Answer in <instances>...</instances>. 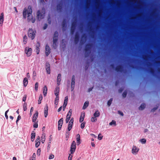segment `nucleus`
I'll list each match as a JSON object with an SVG mask.
<instances>
[{
	"label": "nucleus",
	"mask_w": 160,
	"mask_h": 160,
	"mask_svg": "<svg viewBox=\"0 0 160 160\" xmlns=\"http://www.w3.org/2000/svg\"><path fill=\"white\" fill-rule=\"evenodd\" d=\"M32 10L31 6H29L27 9H24L23 12V16L24 18H26L28 15V18L29 21H31L32 23L35 22V18L32 17Z\"/></svg>",
	"instance_id": "nucleus-1"
},
{
	"label": "nucleus",
	"mask_w": 160,
	"mask_h": 160,
	"mask_svg": "<svg viewBox=\"0 0 160 160\" xmlns=\"http://www.w3.org/2000/svg\"><path fill=\"white\" fill-rule=\"evenodd\" d=\"M45 13V10L44 8H43L41 11L38 10L37 13V17L39 20L43 18L44 15Z\"/></svg>",
	"instance_id": "nucleus-2"
},
{
	"label": "nucleus",
	"mask_w": 160,
	"mask_h": 160,
	"mask_svg": "<svg viewBox=\"0 0 160 160\" xmlns=\"http://www.w3.org/2000/svg\"><path fill=\"white\" fill-rule=\"evenodd\" d=\"M32 52V49L31 48L28 47H26L24 49V53L27 57H29L31 56Z\"/></svg>",
	"instance_id": "nucleus-3"
},
{
	"label": "nucleus",
	"mask_w": 160,
	"mask_h": 160,
	"mask_svg": "<svg viewBox=\"0 0 160 160\" xmlns=\"http://www.w3.org/2000/svg\"><path fill=\"white\" fill-rule=\"evenodd\" d=\"M139 150V148H138L135 145H133L132 147L131 153L133 155H136L138 154Z\"/></svg>",
	"instance_id": "nucleus-4"
},
{
	"label": "nucleus",
	"mask_w": 160,
	"mask_h": 160,
	"mask_svg": "<svg viewBox=\"0 0 160 160\" xmlns=\"http://www.w3.org/2000/svg\"><path fill=\"white\" fill-rule=\"evenodd\" d=\"M28 36L32 39H33L35 36V32L32 29H30L28 32Z\"/></svg>",
	"instance_id": "nucleus-5"
},
{
	"label": "nucleus",
	"mask_w": 160,
	"mask_h": 160,
	"mask_svg": "<svg viewBox=\"0 0 160 160\" xmlns=\"http://www.w3.org/2000/svg\"><path fill=\"white\" fill-rule=\"evenodd\" d=\"M76 148V143L75 141H73L72 143L70 148V152L71 154H73L74 153Z\"/></svg>",
	"instance_id": "nucleus-6"
},
{
	"label": "nucleus",
	"mask_w": 160,
	"mask_h": 160,
	"mask_svg": "<svg viewBox=\"0 0 160 160\" xmlns=\"http://www.w3.org/2000/svg\"><path fill=\"white\" fill-rule=\"evenodd\" d=\"M73 118H72L69 122L68 126V131H70L72 129L73 123Z\"/></svg>",
	"instance_id": "nucleus-7"
},
{
	"label": "nucleus",
	"mask_w": 160,
	"mask_h": 160,
	"mask_svg": "<svg viewBox=\"0 0 160 160\" xmlns=\"http://www.w3.org/2000/svg\"><path fill=\"white\" fill-rule=\"evenodd\" d=\"M63 118H61L58 121V130H60L61 129L62 124H63Z\"/></svg>",
	"instance_id": "nucleus-8"
},
{
	"label": "nucleus",
	"mask_w": 160,
	"mask_h": 160,
	"mask_svg": "<svg viewBox=\"0 0 160 160\" xmlns=\"http://www.w3.org/2000/svg\"><path fill=\"white\" fill-rule=\"evenodd\" d=\"M38 116V112L36 111L34 114L33 115L32 118V122H34L36 121Z\"/></svg>",
	"instance_id": "nucleus-9"
},
{
	"label": "nucleus",
	"mask_w": 160,
	"mask_h": 160,
	"mask_svg": "<svg viewBox=\"0 0 160 160\" xmlns=\"http://www.w3.org/2000/svg\"><path fill=\"white\" fill-rule=\"evenodd\" d=\"M68 97H66L65 99L64 100V102L63 105V110L64 111L65 109V108L66 107V106L67 104L68 103Z\"/></svg>",
	"instance_id": "nucleus-10"
},
{
	"label": "nucleus",
	"mask_w": 160,
	"mask_h": 160,
	"mask_svg": "<svg viewBox=\"0 0 160 160\" xmlns=\"http://www.w3.org/2000/svg\"><path fill=\"white\" fill-rule=\"evenodd\" d=\"M46 69L47 73L48 74H50V65L49 63H47L46 65Z\"/></svg>",
	"instance_id": "nucleus-11"
},
{
	"label": "nucleus",
	"mask_w": 160,
	"mask_h": 160,
	"mask_svg": "<svg viewBox=\"0 0 160 160\" xmlns=\"http://www.w3.org/2000/svg\"><path fill=\"white\" fill-rule=\"evenodd\" d=\"M59 88L58 87H57L55 90L54 91V94L56 96V97H59Z\"/></svg>",
	"instance_id": "nucleus-12"
},
{
	"label": "nucleus",
	"mask_w": 160,
	"mask_h": 160,
	"mask_svg": "<svg viewBox=\"0 0 160 160\" xmlns=\"http://www.w3.org/2000/svg\"><path fill=\"white\" fill-rule=\"evenodd\" d=\"M50 49L49 46L47 45L46 46V53L48 56L50 53Z\"/></svg>",
	"instance_id": "nucleus-13"
},
{
	"label": "nucleus",
	"mask_w": 160,
	"mask_h": 160,
	"mask_svg": "<svg viewBox=\"0 0 160 160\" xmlns=\"http://www.w3.org/2000/svg\"><path fill=\"white\" fill-rule=\"evenodd\" d=\"M4 21V13L3 12L1 13L0 15V24L2 25Z\"/></svg>",
	"instance_id": "nucleus-14"
},
{
	"label": "nucleus",
	"mask_w": 160,
	"mask_h": 160,
	"mask_svg": "<svg viewBox=\"0 0 160 160\" xmlns=\"http://www.w3.org/2000/svg\"><path fill=\"white\" fill-rule=\"evenodd\" d=\"M85 116V113L84 112H82L80 118L79 122H82L84 120V118Z\"/></svg>",
	"instance_id": "nucleus-15"
},
{
	"label": "nucleus",
	"mask_w": 160,
	"mask_h": 160,
	"mask_svg": "<svg viewBox=\"0 0 160 160\" xmlns=\"http://www.w3.org/2000/svg\"><path fill=\"white\" fill-rule=\"evenodd\" d=\"M61 80V75L60 74H59L58 75L57 79V84L59 85L60 84V82Z\"/></svg>",
	"instance_id": "nucleus-16"
},
{
	"label": "nucleus",
	"mask_w": 160,
	"mask_h": 160,
	"mask_svg": "<svg viewBox=\"0 0 160 160\" xmlns=\"http://www.w3.org/2000/svg\"><path fill=\"white\" fill-rule=\"evenodd\" d=\"M72 110L71 109H70L69 112H68V114L66 116V119H68L69 120L70 119L72 115Z\"/></svg>",
	"instance_id": "nucleus-17"
},
{
	"label": "nucleus",
	"mask_w": 160,
	"mask_h": 160,
	"mask_svg": "<svg viewBox=\"0 0 160 160\" xmlns=\"http://www.w3.org/2000/svg\"><path fill=\"white\" fill-rule=\"evenodd\" d=\"M76 23L73 22L72 23L71 28V33L73 34L75 29Z\"/></svg>",
	"instance_id": "nucleus-18"
},
{
	"label": "nucleus",
	"mask_w": 160,
	"mask_h": 160,
	"mask_svg": "<svg viewBox=\"0 0 160 160\" xmlns=\"http://www.w3.org/2000/svg\"><path fill=\"white\" fill-rule=\"evenodd\" d=\"M43 95L44 96H46L47 93V86H45L43 87Z\"/></svg>",
	"instance_id": "nucleus-19"
},
{
	"label": "nucleus",
	"mask_w": 160,
	"mask_h": 160,
	"mask_svg": "<svg viewBox=\"0 0 160 160\" xmlns=\"http://www.w3.org/2000/svg\"><path fill=\"white\" fill-rule=\"evenodd\" d=\"M48 106H46L44 110V114L45 117H47L48 115Z\"/></svg>",
	"instance_id": "nucleus-20"
},
{
	"label": "nucleus",
	"mask_w": 160,
	"mask_h": 160,
	"mask_svg": "<svg viewBox=\"0 0 160 160\" xmlns=\"http://www.w3.org/2000/svg\"><path fill=\"white\" fill-rule=\"evenodd\" d=\"M28 83V79L26 78H24L23 81V85L25 87H26Z\"/></svg>",
	"instance_id": "nucleus-21"
},
{
	"label": "nucleus",
	"mask_w": 160,
	"mask_h": 160,
	"mask_svg": "<svg viewBox=\"0 0 160 160\" xmlns=\"http://www.w3.org/2000/svg\"><path fill=\"white\" fill-rule=\"evenodd\" d=\"M100 114V113L97 110L94 113L93 116L94 117L96 118L99 117Z\"/></svg>",
	"instance_id": "nucleus-22"
},
{
	"label": "nucleus",
	"mask_w": 160,
	"mask_h": 160,
	"mask_svg": "<svg viewBox=\"0 0 160 160\" xmlns=\"http://www.w3.org/2000/svg\"><path fill=\"white\" fill-rule=\"evenodd\" d=\"M139 141L141 142L142 144H145L146 142V140L145 138H142L140 139Z\"/></svg>",
	"instance_id": "nucleus-23"
},
{
	"label": "nucleus",
	"mask_w": 160,
	"mask_h": 160,
	"mask_svg": "<svg viewBox=\"0 0 160 160\" xmlns=\"http://www.w3.org/2000/svg\"><path fill=\"white\" fill-rule=\"evenodd\" d=\"M89 104V102H86L84 104V105L83 107V109H85L88 106Z\"/></svg>",
	"instance_id": "nucleus-24"
},
{
	"label": "nucleus",
	"mask_w": 160,
	"mask_h": 160,
	"mask_svg": "<svg viewBox=\"0 0 160 160\" xmlns=\"http://www.w3.org/2000/svg\"><path fill=\"white\" fill-rule=\"evenodd\" d=\"M145 107V105L144 103H142L141 105L139 107V109L140 110H143Z\"/></svg>",
	"instance_id": "nucleus-25"
},
{
	"label": "nucleus",
	"mask_w": 160,
	"mask_h": 160,
	"mask_svg": "<svg viewBox=\"0 0 160 160\" xmlns=\"http://www.w3.org/2000/svg\"><path fill=\"white\" fill-rule=\"evenodd\" d=\"M58 100H59V97H56L55 100V103H54L56 107H57V106L58 104Z\"/></svg>",
	"instance_id": "nucleus-26"
},
{
	"label": "nucleus",
	"mask_w": 160,
	"mask_h": 160,
	"mask_svg": "<svg viewBox=\"0 0 160 160\" xmlns=\"http://www.w3.org/2000/svg\"><path fill=\"white\" fill-rule=\"evenodd\" d=\"M42 99V95L41 94H40L39 95V99L38 100V104H40L41 102V101Z\"/></svg>",
	"instance_id": "nucleus-27"
},
{
	"label": "nucleus",
	"mask_w": 160,
	"mask_h": 160,
	"mask_svg": "<svg viewBox=\"0 0 160 160\" xmlns=\"http://www.w3.org/2000/svg\"><path fill=\"white\" fill-rule=\"evenodd\" d=\"M35 137V133H32L31 134V140L32 142H33L34 141Z\"/></svg>",
	"instance_id": "nucleus-28"
},
{
	"label": "nucleus",
	"mask_w": 160,
	"mask_h": 160,
	"mask_svg": "<svg viewBox=\"0 0 160 160\" xmlns=\"http://www.w3.org/2000/svg\"><path fill=\"white\" fill-rule=\"evenodd\" d=\"M35 142V146L36 148H38L40 144V141H39L38 140H36Z\"/></svg>",
	"instance_id": "nucleus-29"
},
{
	"label": "nucleus",
	"mask_w": 160,
	"mask_h": 160,
	"mask_svg": "<svg viewBox=\"0 0 160 160\" xmlns=\"http://www.w3.org/2000/svg\"><path fill=\"white\" fill-rule=\"evenodd\" d=\"M57 37H53V46L54 47V44H55L56 42H57Z\"/></svg>",
	"instance_id": "nucleus-30"
},
{
	"label": "nucleus",
	"mask_w": 160,
	"mask_h": 160,
	"mask_svg": "<svg viewBox=\"0 0 160 160\" xmlns=\"http://www.w3.org/2000/svg\"><path fill=\"white\" fill-rule=\"evenodd\" d=\"M110 125L112 126V125H114V126L116 125V122L114 120H112L111 122H110L109 124Z\"/></svg>",
	"instance_id": "nucleus-31"
},
{
	"label": "nucleus",
	"mask_w": 160,
	"mask_h": 160,
	"mask_svg": "<svg viewBox=\"0 0 160 160\" xmlns=\"http://www.w3.org/2000/svg\"><path fill=\"white\" fill-rule=\"evenodd\" d=\"M45 135L44 134L42 135V143H44L45 141Z\"/></svg>",
	"instance_id": "nucleus-32"
},
{
	"label": "nucleus",
	"mask_w": 160,
	"mask_h": 160,
	"mask_svg": "<svg viewBox=\"0 0 160 160\" xmlns=\"http://www.w3.org/2000/svg\"><path fill=\"white\" fill-rule=\"evenodd\" d=\"M75 82V81H72L71 82V89L72 90L74 89Z\"/></svg>",
	"instance_id": "nucleus-33"
},
{
	"label": "nucleus",
	"mask_w": 160,
	"mask_h": 160,
	"mask_svg": "<svg viewBox=\"0 0 160 160\" xmlns=\"http://www.w3.org/2000/svg\"><path fill=\"white\" fill-rule=\"evenodd\" d=\"M36 155L35 153H33L32 157L31 160H36Z\"/></svg>",
	"instance_id": "nucleus-34"
},
{
	"label": "nucleus",
	"mask_w": 160,
	"mask_h": 160,
	"mask_svg": "<svg viewBox=\"0 0 160 160\" xmlns=\"http://www.w3.org/2000/svg\"><path fill=\"white\" fill-rule=\"evenodd\" d=\"M27 37L26 36H25L23 37V42L24 44H25L27 42Z\"/></svg>",
	"instance_id": "nucleus-35"
},
{
	"label": "nucleus",
	"mask_w": 160,
	"mask_h": 160,
	"mask_svg": "<svg viewBox=\"0 0 160 160\" xmlns=\"http://www.w3.org/2000/svg\"><path fill=\"white\" fill-rule=\"evenodd\" d=\"M38 82L36 83L35 85V89L37 91L38 89Z\"/></svg>",
	"instance_id": "nucleus-36"
},
{
	"label": "nucleus",
	"mask_w": 160,
	"mask_h": 160,
	"mask_svg": "<svg viewBox=\"0 0 160 160\" xmlns=\"http://www.w3.org/2000/svg\"><path fill=\"white\" fill-rule=\"evenodd\" d=\"M97 120V119L96 118V117H92L91 118V121L92 122H95Z\"/></svg>",
	"instance_id": "nucleus-37"
},
{
	"label": "nucleus",
	"mask_w": 160,
	"mask_h": 160,
	"mask_svg": "<svg viewBox=\"0 0 160 160\" xmlns=\"http://www.w3.org/2000/svg\"><path fill=\"white\" fill-rule=\"evenodd\" d=\"M102 137L103 136H102L101 134V133H99L98 135V138L99 140H101L102 139Z\"/></svg>",
	"instance_id": "nucleus-38"
},
{
	"label": "nucleus",
	"mask_w": 160,
	"mask_h": 160,
	"mask_svg": "<svg viewBox=\"0 0 160 160\" xmlns=\"http://www.w3.org/2000/svg\"><path fill=\"white\" fill-rule=\"evenodd\" d=\"M23 110L24 111H26L27 110V104L26 103H24L23 106Z\"/></svg>",
	"instance_id": "nucleus-39"
},
{
	"label": "nucleus",
	"mask_w": 160,
	"mask_h": 160,
	"mask_svg": "<svg viewBox=\"0 0 160 160\" xmlns=\"http://www.w3.org/2000/svg\"><path fill=\"white\" fill-rule=\"evenodd\" d=\"M112 98L110 99L108 102V106H110L111 104V102L112 101Z\"/></svg>",
	"instance_id": "nucleus-40"
},
{
	"label": "nucleus",
	"mask_w": 160,
	"mask_h": 160,
	"mask_svg": "<svg viewBox=\"0 0 160 160\" xmlns=\"http://www.w3.org/2000/svg\"><path fill=\"white\" fill-rule=\"evenodd\" d=\"M77 143L78 145H79L80 143V138H76Z\"/></svg>",
	"instance_id": "nucleus-41"
},
{
	"label": "nucleus",
	"mask_w": 160,
	"mask_h": 160,
	"mask_svg": "<svg viewBox=\"0 0 160 160\" xmlns=\"http://www.w3.org/2000/svg\"><path fill=\"white\" fill-rule=\"evenodd\" d=\"M51 138H49V142H48V149H49L50 148V144L51 142Z\"/></svg>",
	"instance_id": "nucleus-42"
},
{
	"label": "nucleus",
	"mask_w": 160,
	"mask_h": 160,
	"mask_svg": "<svg viewBox=\"0 0 160 160\" xmlns=\"http://www.w3.org/2000/svg\"><path fill=\"white\" fill-rule=\"evenodd\" d=\"M72 154H70L69 155V156L68 157V160H72V155H71Z\"/></svg>",
	"instance_id": "nucleus-43"
},
{
	"label": "nucleus",
	"mask_w": 160,
	"mask_h": 160,
	"mask_svg": "<svg viewBox=\"0 0 160 160\" xmlns=\"http://www.w3.org/2000/svg\"><path fill=\"white\" fill-rule=\"evenodd\" d=\"M8 110L6 111L5 112V117L7 119L8 118V116L7 115V113L8 112Z\"/></svg>",
	"instance_id": "nucleus-44"
},
{
	"label": "nucleus",
	"mask_w": 160,
	"mask_h": 160,
	"mask_svg": "<svg viewBox=\"0 0 160 160\" xmlns=\"http://www.w3.org/2000/svg\"><path fill=\"white\" fill-rule=\"evenodd\" d=\"M41 150L40 148H38L37 151V154L39 156L40 154Z\"/></svg>",
	"instance_id": "nucleus-45"
},
{
	"label": "nucleus",
	"mask_w": 160,
	"mask_h": 160,
	"mask_svg": "<svg viewBox=\"0 0 160 160\" xmlns=\"http://www.w3.org/2000/svg\"><path fill=\"white\" fill-rule=\"evenodd\" d=\"M122 68L121 67V66H118L116 68V70L117 71H119L120 70V69H121Z\"/></svg>",
	"instance_id": "nucleus-46"
},
{
	"label": "nucleus",
	"mask_w": 160,
	"mask_h": 160,
	"mask_svg": "<svg viewBox=\"0 0 160 160\" xmlns=\"http://www.w3.org/2000/svg\"><path fill=\"white\" fill-rule=\"evenodd\" d=\"M85 123H84V122H83L81 124V128H84V127H85Z\"/></svg>",
	"instance_id": "nucleus-47"
},
{
	"label": "nucleus",
	"mask_w": 160,
	"mask_h": 160,
	"mask_svg": "<svg viewBox=\"0 0 160 160\" xmlns=\"http://www.w3.org/2000/svg\"><path fill=\"white\" fill-rule=\"evenodd\" d=\"M33 127L34 128H37L38 127V124L37 122H34L33 125Z\"/></svg>",
	"instance_id": "nucleus-48"
},
{
	"label": "nucleus",
	"mask_w": 160,
	"mask_h": 160,
	"mask_svg": "<svg viewBox=\"0 0 160 160\" xmlns=\"http://www.w3.org/2000/svg\"><path fill=\"white\" fill-rule=\"evenodd\" d=\"M33 107H32L31 108L30 111V116H31L32 115V112L33 111Z\"/></svg>",
	"instance_id": "nucleus-49"
},
{
	"label": "nucleus",
	"mask_w": 160,
	"mask_h": 160,
	"mask_svg": "<svg viewBox=\"0 0 160 160\" xmlns=\"http://www.w3.org/2000/svg\"><path fill=\"white\" fill-rule=\"evenodd\" d=\"M54 155H53L52 154L49 156V159H52L54 158Z\"/></svg>",
	"instance_id": "nucleus-50"
},
{
	"label": "nucleus",
	"mask_w": 160,
	"mask_h": 160,
	"mask_svg": "<svg viewBox=\"0 0 160 160\" xmlns=\"http://www.w3.org/2000/svg\"><path fill=\"white\" fill-rule=\"evenodd\" d=\"M36 52L37 54H38L39 52V48H36Z\"/></svg>",
	"instance_id": "nucleus-51"
},
{
	"label": "nucleus",
	"mask_w": 160,
	"mask_h": 160,
	"mask_svg": "<svg viewBox=\"0 0 160 160\" xmlns=\"http://www.w3.org/2000/svg\"><path fill=\"white\" fill-rule=\"evenodd\" d=\"M21 119V117L19 115L18 117L17 120L16 121V123L17 124L18 122Z\"/></svg>",
	"instance_id": "nucleus-52"
},
{
	"label": "nucleus",
	"mask_w": 160,
	"mask_h": 160,
	"mask_svg": "<svg viewBox=\"0 0 160 160\" xmlns=\"http://www.w3.org/2000/svg\"><path fill=\"white\" fill-rule=\"evenodd\" d=\"M122 96H123V97H124V98L127 95V93H126V92H123V94H122Z\"/></svg>",
	"instance_id": "nucleus-53"
},
{
	"label": "nucleus",
	"mask_w": 160,
	"mask_h": 160,
	"mask_svg": "<svg viewBox=\"0 0 160 160\" xmlns=\"http://www.w3.org/2000/svg\"><path fill=\"white\" fill-rule=\"evenodd\" d=\"M58 36V33L57 32H56L54 34V37H57Z\"/></svg>",
	"instance_id": "nucleus-54"
},
{
	"label": "nucleus",
	"mask_w": 160,
	"mask_h": 160,
	"mask_svg": "<svg viewBox=\"0 0 160 160\" xmlns=\"http://www.w3.org/2000/svg\"><path fill=\"white\" fill-rule=\"evenodd\" d=\"M26 97H27V96L26 95H24V97H23V98H22V101H24L25 102L26 100Z\"/></svg>",
	"instance_id": "nucleus-55"
},
{
	"label": "nucleus",
	"mask_w": 160,
	"mask_h": 160,
	"mask_svg": "<svg viewBox=\"0 0 160 160\" xmlns=\"http://www.w3.org/2000/svg\"><path fill=\"white\" fill-rule=\"evenodd\" d=\"M40 47V44L39 42L37 43L36 44V48H39V47Z\"/></svg>",
	"instance_id": "nucleus-56"
},
{
	"label": "nucleus",
	"mask_w": 160,
	"mask_h": 160,
	"mask_svg": "<svg viewBox=\"0 0 160 160\" xmlns=\"http://www.w3.org/2000/svg\"><path fill=\"white\" fill-rule=\"evenodd\" d=\"M118 114H120L122 116H123V112L120 111H118Z\"/></svg>",
	"instance_id": "nucleus-57"
},
{
	"label": "nucleus",
	"mask_w": 160,
	"mask_h": 160,
	"mask_svg": "<svg viewBox=\"0 0 160 160\" xmlns=\"http://www.w3.org/2000/svg\"><path fill=\"white\" fill-rule=\"evenodd\" d=\"M47 26H48L47 24H45L44 26L43 27V29H46L47 28Z\"/></svg>",
	"instance_id": "nucleus-58"
},
{
	"label": "nucleus",
	"mask_w": 160,
	"mask_h": 160,
	"mask_svg": "<svg viewBox=\"0 0 160 160\" xmlns=\"http://www.w3.org/2000/svg\"><path fill=\"white\" fill-rule=\"evenodd\" d=\"M78 36L77 35H76V36H75V41H77V40H78Z\"/></svg>",
	"instance_id": "nucleus-59"
},
{
	"label": "nucleus",
	"mask_w": 160,
	"mask_h": 160,
	"mask_svg": "<svg viewBox=\"0 0 160 160\" xmlns=\"http://www.w3.org/2000/svg\"><path fill=\"white\" fill-rule=\"evenodd\" d=\"M62 106H61L58 109V112H59L60 111H61V109H62Z\"/></svg>",
	"instance_id": "nucleus-60"
},
{
	"label": "nucleus",
	"mask_w": 160,
	"mask_h": 160,
	"mask_svg": "<svg viewBox=\"0 0 160 160\" xmlns=\"http://www.w3.org/2000/svg\"><path fill=\"white\" fill-rule=\"evenodd\" d=\"M75 76H73L72 77V81H75Z\"/></svg>",
	"instance_id": "nucleus-61"
},
{
	"label": "nucleus",
	"mask_w": 160,
	"mask_h": 160,
	"mask_svg": "<svg viewBox=\"0 0 160 160\" xmlns=\"http://www.w3.org/2000/svg\"><path fill=\"white\" fill-rule=\"evenodd\" d=\"M91 135L92 136L94 137L95 138H96L97 136L95 135L94 134H91Z\"/></svg>",
	"instance_id": "nucleus-62"
},
{
	"label": "nucleus",
	"mask_w": 160,
	"mask_h": 160,
	"mask_svg": "<svg viewBox=\"0 0 160 160\" xmlns=\"http://www.w3.org/2000/svg\"><path fill=\"white\" fill-rule=\"evenodd\" d=\"M91 144V145H92V147H95V144H94V142H92Z\"/></svg>",
	"instance_id": "nucleus-63"
},
{
	"label": "nucleus",
	"mask_w": 160,
	"mask_h": 160,
	"mask_svg": "<svg viewBox=\"0 0 160 160\" xmlns=\"http://www.w3.org/2000/svg\"><path fill=\"white\" fill-rule=\"evenodd\" d=\"M27 77H28V78H30V75H29V73H27Z\"/></svg>",
	"instance_id": "nucleus-64"
}]
</instances>
